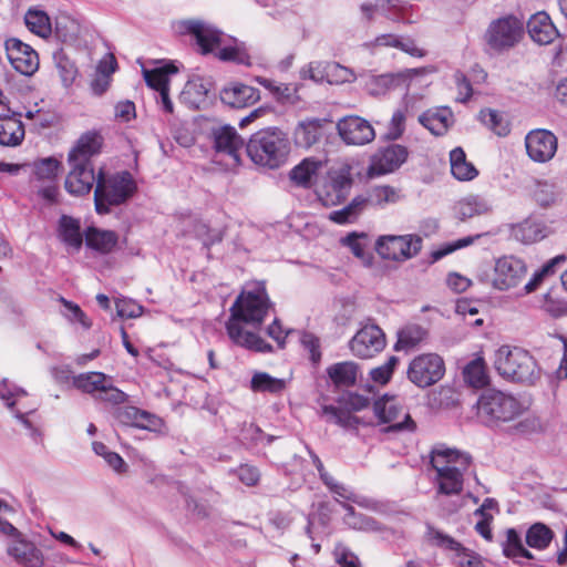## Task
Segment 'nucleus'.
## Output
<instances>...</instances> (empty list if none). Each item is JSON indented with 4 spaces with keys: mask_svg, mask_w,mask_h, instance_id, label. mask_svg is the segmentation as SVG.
Segmentation results:
<instances>
[{
    "mask_svg": "<svg viewBox=\"0 0 567 567\" xmlns=\"http://www.w3.org/2000/svg\"><path fill=\"white\" fill-rule=\"evenodd\" d=\"M323 414L328 421L344 429L354 427V393L347 391V398H339L336 405H324Z\"/></svg>",
    "mask_w": 567,
    "mask_h": 567,
    "instance_id": "obj_25",
    "label": "nucleus"
},
{
    "mask_svg": "<svg viewBox=\"0 0 567 567\" xmlns=\"http://www.w3.org/2000/svg\"><path fill=\"white\" fill-rule=\"evenodd\" d=\"M422 126L433 135H444L453 123V114L447 107H434L423 112L419 116Z\"/></svg>",
    "mask_w": 567,
    "mask_h": 567,
    "instance_id": "obj_31",
    "label": "nucleus"
},
{
    "mask_svg": "<svg viewBox=\"0 0 567 567\" xmlns=\"http://www.w3.org/2000/svg\"><path fill=\"white\" fill-rule=\"evenodd\" d=\"M352 187L351 166L342 164L329 169L322 185L316 189L317 197L323 206L341 204L350 194Z\"/></svg>",
    "mask_w": 567,
    "mask_h": 567,
    "instance_id": "obj_11",
    "label": "nucleus"
},
{
    "mask_svg": "<svg viewBox=\"0 0 567 567\" xmlns=\"http://www.w3.org/2000/svg\"><path fill=\"white\" fill-rule=\"evenodd\" d=\"M287 382L285 379L271 377L267 372H255L250 380V389L254 392H268L271 394H280L285 391Z\"/></svg>",
    "mask_w": 567,
    "mask_h": 567,
    "instance_id": "obj_42",
    "label": "nucleus"
},
{
    "mask_svg": "<svg viewBox=\"0 0 567 567\" xmlns=\"http://www.w3.org/2000/svg\"><path fill=\"white\" fill-rule=\"evenodd\" d=\"M426 337V330L417 324H409L398 332L395 350L409 351L420 344Z\"/></svg>",
    "mask_w": 567,
    "mask_h": 567,
    "instance_id": "obj_45",
    "label": "nucleus"
},
{
    "mask_svg": "<svg viewBox=\"0 0 567 567\" xmlns=\"http://www.w3.org/2000/svg\"><path fill=\"white\" fill-rule=\"evenodd\" d=\"M494 367L502 378L525 385L536 384L542 377L535 358L519 347H499L495 351Z\"/></svg>",
    "mask_w": 567,
    "mask_h": 567,
    "instance_id": "obj_5",
    "label": "nucleus"
},
{
    "mask_svg": "<svg viewBox=\"0 0 567 567\" xmlns=\"http://www.w3.org/2000/svg\"><path fill=\"white\" fill-rule=\"evenodd\" d=\"M567 256L561 254L546 261L536 270L528 282L524 286L525 293L534 292L544 282L546 277L553 276L560 267L565 265Z\"/></svg>",
    "mask_w": 567,
    "mask_h": 567,
    "instance_id": "obj_39",
    "label": "nucleus"
},
{
    "mask_svg": "<svg viewBox=\"0 0 567 567\" xmlns=\"http://www.w3.org/2000/svg\"><path fill=\"white\" fill-rule=\"evenodd\" d=\"M219 95L221 102L233 109L248 107L260 100L258 89L239 82L225 86Z\"/></svg>",
    "mask_w": 567,
    "mask_h": 567,
    "instance_id": "obj_24",
    "label": "nucleus"
},
{
    "mask_svg": "<svg viewBox=\"0 0 567 567\" xmlns=\"http://www.w3.org/2000/svg\"><path fill=\"white\" fill-rule=\"evenodd\" d=\"M526 28L530 39L539 45L551 43L559 34L550 17L544 11L533 14Z\"/></svg>",
    "mask_w": 567,
    "mask_h": 567,
    "instance_id": "obj_26",
    "label": "nucleus"
},
{
    "mask_svg": "<svg viewBox=\"0 0 567 567\" xmlns=\"http://www.w3.org/2000/svg\"><path fill=\"white\" fill-rule=\"evenodd\" d=\"M213 86L210 78L194 76L186 83L183 94L193 96L192 103L199 104L205 101Z\"/></svg>",
    "mask_w": 567,
    "mask_h": 567,
    "instance_id": "obj_51",
    "label": "nucleus"
},
{
    "mask_svg": "<svg viewBox=\"0 0 567 567\" xmlns=\"http://www.w3.org/2000/svg\"><path fill=\"white\" fill-rule=\"evenodd\" d=\"M326 69L328 72L327 82L330 84L343 83L348 81L352 74L350 69L342 66L337 62H328Z\"/></svg>",
    "mask_w": 567,
    "mask_h": 567,
    "instance_id": "obj_64",
    "label": "nucleus"
},
{
    "mask_svg": "<svg viewBox=\"0 0 567 567\" xmlns=\"http://www.w3.org/2000/svg\"><path fill=\"white\" fill-rule=\"evenodd\" d=\"M482 123L498 136H506L509 132V124L504 116L495 110H482L480 113Z\"/></svg>",
    "mask_w": 567,
    "mask_h": 567,
    "instance_id": "obj_52",
    "label": "nucleus"
},
{
    "mask_svg": "<svg viewBox=\"0 0 567 567\" xmlns=\"http://www.w3.org/2000/svg\"><path fill=\"white\" fill-rule=\"evenodd\" d=\"M524 405L512 394L487 390L477 401V414L486 423L509 422L518 417Z\"/></svg>",
    "mask_w": 567,
    "mask_h": 567,
    "instance_id": "obj_8",
    "label": "nucleus"
},
{
    "mask_svg": "<svg viewBox=\"0 0 567 567\" xmlns=\"http://www.w3.org/2000/svg\"><path fill=\"white\" fill-rule=\"evenodd\" d=\"M24 22L27 28L37 35L45 38L51 34V21L44 11L29 9L25 13Z\"/></svg>",
    "mask_w": 567,
    "mask_h": 567,
    "instance_id": "obj_48",
    "label": "nucleus"
},
{
    "mask_svg": "<svg viewBox=\"0 0 567 567\" xmlns=\"http://www.w3.org/2000/svg\"><path fill=\"white\" fill-rule=\"evenodd\" d=\"M109 378L102 372H85L73 377L72 384L81 392L91 394L99 400Z\"/></svg>",
    "mask_w": 567,
    "mask_h": 567,
    "instance_id": "obj_36",
    "label": "nucleus"
},
{
    "mask_svg": "<svg viewBox=\"0 0 567 567\" xmlns=\"http://www.w3.org/2000/svg\"><path fill=\"white\" fill-rule=\"evenodd\" d=\"M327 63L322 61L310 62L308 66L303 68L300 72L302 79H310L317 83L327 82L328 72Z\"/></svg>",
    "mask_w": 567,
    "mask_h": 567,
    "instance_id": "obj_63",
    "label": "nucleus"
},
{
    "mask_svg": "<svg viewBox=\"0 0 567 567\" xmlns=\"http://www.w3.org/2000/svg\"><path fill=\"white\" fill-rule=\"evenodd\" d=\"M409 157V150L401 144H391L380 148L371 156L367 172L368 177L374 178L398 171Z\"/></svg>",
    "mask_w": 567,
    "mask_h": 567,
    "instance_id": "obj_15",
    "label": "nucleus"
},
{
    "mask_svg": "<svg viewBox=\"0 0 567 567\" xmlns=\"http://www.w3.org/2000/svg\"><path fill=\"white\" fill-rule=\"evenodd\" d=\"M334 322L343 328L351 323L354 313V302L350 298H336L333 302Z\"/></svg>",
    "mask_w": 567,
    "mask_h": 567,
    "instance_id": "obj_57",
    "label": "nucleus"
},
{
    "mask_svg": "<svg viewBox=\"0 0 567 567\" xmlns=\"http://www.w3.org/2000/svg\"><path fill=\"white\" fill-rule=\"evenodd\" d=\"M450 164L451 173L457 181H473L478 175L477 168L466 159L462 147H455L450 152Z\"/></svg>",
    "mask_w": 567,
    "mask_h": 567,
    "instance_id": "obj_37",
    "label": "nucleus"
},
{
    "mask_svg": "<svg viewBox=\"0 0 567 567\" xmlns=\"http://www.w3.org/2000/svg\"><path fill=\"white\" fill-rule=\"evenodd\" d=\"M290 151L288 134L278 127L260 130L246 143V152L250 159L268 168L282 166L288 161Z\"/></svg>",
    "mask_w": 567,
    "mask_h": 567,
    "instance_id": "obj_4",
    "label": "nucleus"
},
{
    "mask_svg": "<svg viewBox=\"0 0 567 567\" xmlns=\"http://www.w3.org/2000/svg\"><path fill=\"white\" fill-rule=\"evenodd\" d=\"M551 538V530L540 523L530 526L526 533L527 545L536 549H545L549 545Z\"/></svg>",
    "mask_w": 567,
    "mask_h": 567,
    "instance_id": "obj_53",
    "label": "nucleus"
},
{
    "mask_svg": "<svg viewBox=\"0 0 567 567\" xmlns=\"http://www.w3.org/2000/svg\"><path fill=\"white\" fill-rule=\"evenodd\" d=\"M323 122L326 120L311 118L299 123L296 128L297 142L306 147L312 146L321 135Z\"/></svg>",
    "mask_w": 567,
    "mask_h": 567,
    "instance_id": "obj_44",
    "label": "nucleus"
},
{
    "mask_svg": "<svg viewBox=\"0 0 567 567\" xmlns=\"http://www.w3.org/2000/svg\"><path fill=\"white\" fill-rule=\"evenodd\" d=\"M406 111L398 109L393 112L388 125L386 132L382 136L385 141L400 140L405 132Z\"/></svg>",
    "mask_w": 567,
    "mask_h": 567,
    "instance_id": "obj_56",
    "label": "nucleus"
},
{
    "mask_svg": "<svg viewBox=\"0 0 567 567\" xmlns=\"http://www.w3.org/2000/svg\"><path fill=\"white\" fill-rule=\"evenodd\" d=\"M24 134L20 113L0 115V145L18 146L22 143Z\"/></svg>",
    "mask_w": 567,
    "mask_h": 567,
    "instance_id": "obj_29",
    "label": "nucleus"
},
{
    "mask_svg": "<svg viewBox=\"0 0 567 567\" xmlns=\"http://www.w3.org/2000/svg\"><path fill=\"white\" fill-rule=\"evenodd\" d=\"M364 90L372 96H383L396 89L402 82L401 74L385 73L380 75H362Z\"/></svg>",
    "mask_w": 567,
    "mask_h": 567,
    "instance_id": "obj_32",
    "label": "nucleus"
},
{
    "mask_svg": "<svg viewBox=\"0 0 567 567\" xmlns=\"http://www.w3.org/2000/svg\"><path fill=\"white\" fill-rule=\"evenodd\" d=\"M85 243L87 247L107 254L116 246L117 236L112 230H100L92 227L85 233Z\"/></svg>",
    "mask_w": 567,
    "mask_h": 567,
    "instance_id": "obj_40",
    "label": "nucleus"
},
{
    "mask_svg": "<svg viewBox=\"0 0 567 567\" xmlns=\"http://www.w3.org/2000/svg\"><path fill=\"white\" fill-rule=\"evenodd\" d=\"M58 237L69 247L80 250L83 244L80 220L69 215H62L58 223Z\"/></svg>",
    "mask_w": 567,
    "mask_h": 567,
    "instance_id": "obj_33",
    "label": "nucleus"
},
{
    "mask_svg": "<svg viewBox=\"0 0 567 567\" xmlns=\"http://www.w3.org/2000/svg\"><path fill=\"white\" fill-rule=\"evenodd\" d=\"M213 138L216 152L228 155L236 164L240 162V151L245 146V141L235 127L223 125L214 128Z\"/></svg>",
    "mask_w": 567,
    "mask_h": 567,
    "instance_id": "obj_23",
    "label": "nucleus"
},
{
    "mask_svg": "<svg viewBox=\"0 0 567 567\" xmlns=\"http://www.w3.org/2000/svg\"><path fill=\"white\" fill-rule=\"evenodd\" d=\"M482 236H483L482 234H477L474 236H466V237L460 238L452 243H445V244L441 245L437 249H434L431 252V261L436 262L440 259H442L443 257H445L458 249L468 247V246L473 245Z\"/></svg>",
    "mask_w": 567,
    "mask_h": 567,
    "instance_id": "obj_55",
    "label": "nucleus"
},
{
    "mask_svg": "<svg viewBox=\"0 0 567 567\" xmlns=\"http://www.w3.org/2000/svg\"><path fill=\"white\" fill-rule=\"evenodd\" d=\"M430 463L435 472L434 482L440 494H460L467 475H474L477 481L472 468V457L458 450L437 445L431 451Z\"/></svg>",
    "mask_w": 567,
    "mask_h": 567,
    "instance_id": "obj_2",
    "label": "nucleus"
},
{
    "mask_svg": "<svg viewBox=\"0 0 567 567\" xmlns=\"http://www.w3.org/2000/svg\"><path fill=\"white\" fill-rule=\"evenodd\" d=\"M257 82L269 90L278 102H295L296 89L291 87V85L285 83L277 84L275 81L267 78H257Z\"/></svg>",
    "mask_w": 567,
    "mask_h": 567,
    "instance_id": "obj_54",
    "label": "nucleus"
},
{
    "mask_svg": "<svg viewBox=\"0 0 567 567\" xmlns=\"http://www.w3.org/2000/svg\"><path fill=\"white\" fill-rule=\"evenodd\" d=\"M55 33L62 42L74 43L81 34V25L69 16H60L55 20Z\"/></svg>",
    "mask_w": 567,
    "mask_h": 567,
    "instance_id": "obj_50",
    "label": "nucleus"
},
{
    "mask_svg": "<svg viewBox=\"0 0 567 567\" xmlns=\"http://www.w3.org/2000/svg\"><path fill=\"white\" fill-rule=\"evenodd\" d=\"M182 27L185 32L195 38L203 54L213 53L216 49H219L216 55L221 61H231L244 65L250 64V58L244 49L238 47L219 48L221 43V32L210 24L200 20H187L182 22Z\"/></svg>",
    "mask_w": 567,
    "mask_h": 567,
    "instance_id": "obj_7",
    "label": "nucleus"
},
{
    "mask_svg": "<svg viewBox=\"0 0 567 567\" xmlns=\"http://www.w3.org/2000/svg\"><path fill=\"white\" fill-rule=\"evenodd\" d=\"M136 184L132 175L124 171L105 176L102 171L97 174V183L94 189L95 210L100 215L109 214L112 206L124 204L133 196Z\"/></svg>",
    "mask_w": 567,
    "mask_h": 567,
    "instance_id": "obj_6",
    "label": "nucleus"
},
{
    "mask_svg": "<svg viewBox=\"0 0 567 567\" xmlns=\"http://www.w3.org/2000/svg\"><path fill=\"white\" fill-rule=\"evenodd\" d=\"M60 162L53 157L34 163V175L40 181H53L58 176Z\"/></svg>",
    "mask_w": 567,
    "mask_h": 567,
    "instance_id": "obj_59",
    "label": "nucleus"
},
{
    "mask_svg": "<svg viewBox=\"0 0 567 567\" xmlns=\"http://www.w3.org/2000/svg\"><path fill=\"white\" fill-rule=\"evenodd\" d=\"M270 301L264 286L243 291L230 308V318L226 322L229 339L239 347L248 350L268 353L272 351L271 344L251 331L243 328L241 323L259 327L268 310Z\"/></svg>",
    "mask_w": 567,
    "mask_h": 567,
    "instance_id": "obj_1",
    "label": "nucleus"
},
{
    "mask_svg": "<svg viewBox=\"0 0 567 567\" xmlns=\"http://www.w3.org/2000/svg\"><path fill=\"white\" fill-rule=\"evenodd\" d=\"M523 34L524 22L519 18L508 14L493 20L486 29L484 39L491 50L503 52L518 44Z\"/></svg>",
    "mask_w": 567,
    "mask_h": 567,
    "instance_id": "obj_10",
    "label": "nucleus"
},
{
    "mask_svg": "<svg viewBox=\"0 0 567 567\" xmlns=\"http://www.w3.org/2000/svg\"><path fill=\"white\" fill-rule=\"evenodd\" d=\"M525 147L528 157L533 162L545 164L556 155L558 140L549 130L535 128L526 134Z\"/></svg>",
    "mask_w": 567,
    "mask_h": 567,
    "instance_id": "obj_17",
    "label": "nucleus"
},
{
    "mask_svg": "<svg viewBox=\"0 0 567 567\" xmlns=\"http://www.w3.org/2000/svg\"><path fill=\"white\" fill-rule=\"evenodd\" d=\"M445 372L443 359L435 353L414 358L408 369V379L419 388H427L439 382Z\"/></svg>",
    "mask_w": 567,
    "mask_h": 567,
    "instance_id": "obj_13",
    "label": "nucleus"
},
{
    "mask_svg": "<svg viewBox=\"0 0 567 567\" xmlns=\"http://www.w3.org/2000/svg\"><path fill=\"white\" fill-rule=\"evenodd\" d=\"M511 234L515 240L528 245L547 237L549 229L542 220L527 218L513 225Z\"/></svg>",
    "mask_w": 567,
    "mask_h": 567,
    "instance_id": "obj_30",
    "label": "nucleus"
},
{
    "mask_svg": "<svg viewBox=\"0 0 567 567\" xmlns=\"http://www.w3.org/2000/svg\"><path fill=\"white\" fill-rule=\"evenodd\" d=\"M323 484L330 489L331 493L334 494L336 501L343 505L351 514L353 513V508L350 504L346 503L351 499L352 493L342 484L338 483L332 476L323 482Z\"/></svg>",
    "mask_w": 567,
    "mask_h": 567,
    "instance_id": "obj_62",
    "label": "nucleus"
},
{
    "mask_svg": "<svg viewBox=\"0 0 567 567\" xmlns=\"http://www.w3.org/2000/svg\"><path fill=\"white\" fill-rule=\"evenodd\" d=\"M422 248V238L415 234L384 235L375 243V250L383 259L405 261L416 256Z\"/></svg>",
    "mask_w": 567,
    "mask_h": 567,
    "instance_id": "obj_12",
    "label": "nucleus"
},
{
    "mask_svg": "<svg viewBox=\"0 0 567 567\" xmlns=\"http://www.w3.org/2000/svg\"><path fill=\"white\" fill-rule=\"evenodd\" d=\"M239 435L240 440L246 444H258L262 443L264 440H266L267 443L272 442V437L266 435L262 430L254 423H245Z\"/></svg>",
    "mask_w": 567,
    "mask_h": 567,
    "instance_id": "obj_61",
    "label": "nucleus"
},
{
    "mask_svg": "<svg viewBox=\"0 0 567 567\" xmlns=\"http://www.w3.org/2000/svg\"><path fill=\"white\" fill-rule=\"evenodd\" d=\"M114 416L120 424L126 427L156 431L163 424L162 419L157 415L133 405L118 406Z\"/></svg>",
    "mask_w": 567,
    "mask_h": 567,
    "instance_id": "obj_20",
    "label": "nucleus"
},
{
    "mask_svg": "<svg viewBox=\"0 0 567 567\" xmlns=\"http://www.w3.org/2000/svg\"><path fill=\"white\" fill-rule=\"evenodd\" d=\"M527 274L526 264L514 256H503L495 261L492 286L507 291L516 288Z\"/></svg>",
    "mask_w": 567,
    "mask_h": 567,
    "instance_id": "obj_14",
    "label": "nucleus"
},
{
    "mask_svg": "<svg viewBox=\"0 0 567 567\" xmlns=\"http://www.w3.org/2000/svg\"><path fill=\"white\" fill-rule=\"evenodd\" d=\"M399 10V1L396 0H375L374 2H365L361 4V12L367 20H372L375 14H382L386 18H394Z\"/></svg>",
    "mask_w": 567,
    "mask_h": 567,
    "instance_id": "obj_49",
    "label": "nucleus"
},
{
    "mask_svg": "<svg viewBox=\"0 0 567 567\" xmlns=\"http://www.w3.org/2000/svg\"><path fill=\"white\" fill-rule=\"evenodd\" d=\"M455 215L461 220L485 216L493 212L492 200L478 194H471L461 198L454 206Z\"/></svg>",
    "mask_w": 567,
    "mask_h": 567,
    "instance_id": "obj_28",
    "label": "nucleus"
},
{
    "mask_svg": "<svg viewBox=\"0 0 567 567\" xmlns=\"http://www.w3.org/2000/svg\"><path fill=\"white\" fill-rule=\"evenodd\" d=\"M372 400L378 423L389 424L385 432H413L416 429L403 400L398 395L384 393Z\"/></svg>",
    "mask_w": 567,
    "mask_h": 567,
    "instance_id": "obj_9",
    "label": "nucleus"
},
{
    "mask_svg": "<svg viewBox=\"0 0 567 567\" xmlns=\"http://www.w3.org/2000/svg\"><path fill=\"white\" fill-rule=\"evenodd\" d=\"M99 146L97 136L86 133L70 151L68 156L70 172L64 183L69 194L84 196L92 190L94 185L96 186L97 175L94 172L92 156L99 152Z\"/></svg>",
    "mask_w": 567,
    "mask_h": 567,
    "instance_id": "obj_3",
    "label": "nucleus"
},
{
    "mask_svg": "<svg viewBox=\"0 0 567 567\" xmlns=\"http://www.w3.org/2000/svg\"><path fill=\"white\" fill-rule=\"evenodd\" d=\"M561 190L554 181H537L534 186L533 197L543 207L554 205L560 198Z\"/></svg>",
    "mask_w": 567,
    "mask_h": 567,
    "instance_id": "obj_43",
    "label": "nucleus"
},
{
    "mask_svg": "<svg viewBox=\"0 0 567 567\" xmlns=\"http://www.w3.org/2000/svg\"><path fill=\"white\" fill-rule=\"evenodd\" d=\"M25 395L27 392L23 389L18 388L7 379L0 382V399L6 402L9 409L13 410L19 399Z\"/></svg>",
    "mask_w": 567,
    "mask_h": 567,
    "instance_id": "obj_60",
    "label": "nucleus"
},
{
    "mask_svg": "<svg viewBox=\"0 0 567 567\" xmlns=\"http://www.w3.org/2000/svg\"><path fill=\"white\" fill-rule=\"evenodd\" d=\"M175 73H177V68L173 63H166L152 70L143 69L146 84L157 92L168 87V76Z\"/></svg>",
    "mask_w": 567,
    "mask_h": 567,
    "instance_id": "obj_46",
    "label": "nucleus"
},
{
    "mask_svg": "<svg viewBox=\"0 0 567 567\" xmlns=\"http://www.w3.org/2000/svg\"><path fill=\"white\" fill-rule=\"evenodd\" d=\"M463 377L473 388H484L488 383L487 368L484 359L476 355L463 369Z\"/></svg>",
    "mask_w": 567,
    "mask_h": 567,
    "instance_id": "obj_41",
    "label": "nucleus"
},
{
    "mask_svg": "<svg viewBox=\"0 0 567 567\" xmlns=\"http://www.w3.org/2000/svg\"><path fill=\"white\" fill-rule=\"evenodd\" d=\"M384 347L385 336L375 323L367 322L357 331V358H373Z\"/></svg>",
    "mask_w": 567,
    "mask_h": 567,
    "instance_id": "obj_21",
    "label": "nucleus"
},
{
    "mask_svg": "<svg viewBox=\"0 0 567 567\" xmlns=\"http://www.w3.org/2000/svg\"><path fill=\"white\" fill-rule=\"evenodd\" d=\"M399 362L400 360L398 357L391 355L383 364L372 368L369 371L365 383L361 385V389L368 392L371 398L357 393V412L367 408L370 404L371 399H374L375 386H384L391 381Z\"/></svg>",
    "mask_w": 567,
    "mask_h": 567,
    "instance_id": "obj_18",
    "label": "nucleus"
},
{
    "mask_svg": "<svg viewBox=\"0 0 567 567\" xmlns=\"http://www.w3.org/2000/svg\"><path fill=\"white\" fill-rule=\"evenodd\" d=\"M403 198L400 188L390 185H379L369 188L365 195H357V212L368 206L384 208L394 205Z\"/></svg>",
    "mask_w": 567,
    "mask_h": 567,
    "instance_id": "obj_22",
    "label": "nucleus"
},
{
    "mask_svg": "<svg viewBox=\"0 0 567 567\" xmlns=\"http://www.w3.org/2000/svg\"><path fill=\"white\" fill-rule=\"evenodd\" d=\"M92 449L96 455L102 456L105 462L117 473L126 471V463L122 456L115 452L109 450V447L102 442H93Z\"/></svg>",
    "mask_w": 567,
    "mask_h": 567,
    "instance_id": "obj_58",
    "label": "nucleus"
},
{
    "mask_svg": "<svg viewBox=\"0 0 567 567\" xmlns=\"http://www.w3.org/2000/svg\"><path fill=\"white\" fill-rule=\"evenodd\" d=\"M322 165L321 161L313 157L305 158L290 171L289 178L295 185L309 188Z\"/></svg>",
    "mask_w": 567,
    "mask_h": 567,
    "instance_id": "obj_35",
    "label": "nucleus"
},
{
    "mask_svg": "<svg viewBox=\"0 0 567 567\" xmlns=\"http://www.w3.org/2000/svg\"><path fill=\"white\" fill-rule=\"evenodd\" d=\"M11 65L23 75H32L39 69L38 53L27 43L17 38L8 39L4 43Z\"/></svg>",
    "mask_w": 567,
    "mask_h": 567,
    "instance_id": "obj_19",
    "label": "nucleus"
},
{
    "mask_svg": "<svg viewBox=\"0 0 567 567\" xmlns=\"http://www.w3.org/2000/svg\"><path fill=\"white\" fill-rule=\"evenodd\" d=\"M425 536L431 544L451 551L452 558L458 567H484L477 554L466 549L461 543L441 530L429 525Z\"/></svg>",
    "mask_w": 567,
    "mask_h": 567,
    "instance_id": "obj_16",
    "label": "nucleus"
},
{
    "mask_svg": "<svg viewBox=\"0 0 567 567\" xmlns=\"http://www.w3.org/2000/svg\"><path fill=\"white\" fill-rule=\"evenodd\" d=\"M7 551L19 565L24 567H42V551L31 542L16 538L8 545Z\"/></svg>",
    "mask_w": 567,
    "mask_h": 567,
    "instance_id": "obj_27",
    "label": "nucleus"
},
{
    "mask_svg": "<svg viewBox=\"0 0 567 567\" xmlns=\"http://www.w3.org/2000/svg\"><path fill=\"white\" fill-rule=\"evenodd\" d=\"M327 374L337 390H348L354 385V363L351 361L328 367Z\"/></svg>",
    "mask_w": 567,
    "mask_h": 567,
    "instance_id": "obj_38",
    "label": "nucleus"
},
{
    "mask_svg": "<svg viewBox=\"0 0 567 567\" xmlns=\"http://www.w3.org/2000/svg\"><path fill=\"white\" fill-rule=\"evenodd\" d=\"M542 309L553 318L567 315V291L561 285L553 286L543 296Z\"/></svg>",
    "mask_w": 567,
    "mask_h": 567,
    "instance_id": "obj_34",
    "label": "nucleus"
},
{
    "mask_svg": "<svg viewBox=\"0 0 567 567\" xmlns=\"http://www.w3.org/2000/svg\"><path fill=\"white\" fill-rule=\"evenodd\" d=\"M502 549L504 556L514 560H517L519 558H534L532 553L523 546L520 536L514 528H508L506 530V538L502 543Z\"/></svg>",
    "mask_w": 567,
    "mask_h": 567,
    "instance_id": "obj_47",
    "label": "nucleus"
}]
</instances>
